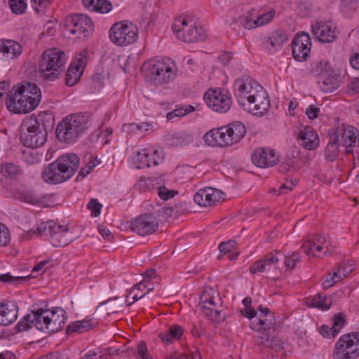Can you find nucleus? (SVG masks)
Here are the masks:
<instances>
[{
	"mask_svg": "<svg viewBox=\"0 0 359 359\" xmlns=\"http://www.w3.org/2000/svg\"><path fill=\"white\" fill-rule=\"evenodd\" d=\"M172 28L177 39L185 43H196L207 39L203 27L197 25L191 20L178 19L175 20Z\"/></svg>",
	"mask_w": 359,
	"mask_h": 359,
	"instance_id": "nucleus-11",
	"label": "nucleus"
},
{
	"mask_svg": "<svg viewBox=\"0 0 359 359\" xmlns=\"http://www.w3.org/2000/svg\"><path fill=\"white\" fill-rule=\"evenodd\" d=\"M41 98L40 88L33 83L15 86L7 95V109L15 114H27L34 109Z\"/></svg>",
	"mask_w": 359,
	"mask_h": 359,
	"instance_id": "nucleus-4",
	"label": "nucleus"
},
{
	"mask_svg": "<svg viewBox=\"0 0 359 359\" xmlns=\"http://www.w3.org/2000/svg\"><path fill=\"white\" fill-rule=\"evenodd\" d=\"M112 9V4L108 0H100L97 5V12L107 13Z\"/></svg>",
	"mask_w": 359,
	"mask_h": 359,
	"instance_id": "nucleus-56",
	"label": "nucleus"
},
{
	"mask_svg": "<svg viewBox=\"0 0 359 359\" xmlns=\"http://www.w3.org/2000/svg\"><path fill=\"white\" fill-rule=\"evenodd\" d=\"M65 27L72 34L78 37H86L92 33L93 23L91 19L83 14H73L66 16L64 22Z\"/></svg>",
	"mask_w": 359,
	"mask_h": 359,
	"instance_id": "nucleus-16",
	"label": "nucleus"
},
{
	"mask_svg": "<svg viewBox=\"0 0 359 359\" xmlns=\"http://www.w3.org/2000/svg\"><path fill=\"white\" fill-rule=\"evenodd\" d=\"M148 82L161 86L172 82L177 75L175 64L169 58L151 59L142 65Z\"/></svg>",
	"mask_w": 359,
	"mask_h": 359,
	"instance_id": "nucleus-7",
	"label": "nucleus"
},
{
	"mask_svg": "<svg viewBox=\"0 0 359 359\" xmlns=\"http://www.w3.org/2000/svg\"><path fill=\"white\" fill-rule=\"evenodd\" d=\"M0 172L5 177L11 179L22 175L20 168L13 163H6L0 165Z\"/></svg>",
	"mask_w": 359,
	"mask_h": 359,
	"instance_id": "nucleus-39",
	"label": "nucleus"
},
{
	"mask_svg": "<svg viewBox=\"0 0 359 359\" xmlns=\"http://www.w3.org/2000/svg\"><path fill=\"white\" fill-rule=\"evenodd\" d=\"M332 331L331 327L325 325H322L319 329L320 334L323 337L332 338L336 337L337 334H334Z\"/></svg>",
	"mask_w": 359,
	"mask_h": 359,
	"instance_id": "nucleus-62",
	"label": "nucleus"
},
{
	"mask_svg": "<svg viewBox=\"0 0 359 359\" xmlns=\"http://www.w3.org/2000/svg\"><path fill=\"white\" fill-rule=\"evenodd\" d=\"M88 208L91 212V215L97 217L100 214L102 205L96 199H91L88 203Z\"/></svg>",
	"mask_w": 359,
	"mask_h": 359,
	"instance_id": "nucleus-54",
	"label": "nucleus"
},
{
	"mask_svg": "<svg viewBox=\"0 0 359 359\" xmlns=\"http://www.w3.org/2000/svg\"><path fill=\"white\" fill-rule=\"evenodd\" d=\"M158 196L163 200H168L173 198L177 191L174 190H168L165 186H160L157 189Z\"/></svg>",
	"mask_w": 359,
	"mask_h": 359,
	"instance_id": "nucleus-53",
	"label": "nucleus"
},
{
	"mask_svg": "<svg viewBox=\"0 0 359 359\" xmlns=\"http://www.w3.org/2000/svg\"><path fill=\"white\" fill-rule=\"evenodd\" d=\"M95 325L94 323H91V320H82V321H76L74 323H72L70 325H69L67 327V333L69 334L72 332H78V333H83L88 330H89L90 328L93 327Z\"/></svg>",
	"mask_w": 359,
	"mask_h": 359,
	"instance_id": "nucleus-40",
	"label": "nucleus"
},
{
	"mask_svg": "<svg viewBox=\"0 0 359 359\" xmlns=\"http://www.w3.org/2000/svg\"><path fill=\"white\" fill-rule=\"evenodd\" d=\"M18 306L14 302L0 303V325L7 326L15 321Z\"/></svg>",
	"mask_w": 359,
	"mask_h": 359,
	"instance_id": "nucleus-30",
	"label": "nucleus"
},
{
	"mask_svg": "<svg viewBox=\"0 0 359 359\" xmlns=\"http://www.w3.org/2000/svg\"><path fill=\"white\" fill-rule=\"evenodd\" d=\"M100 0H82L83 6L91 11L97 12V5Z\"/></svg>",
	"mask_w": 359,
	"mask_h": 359,
	"instance_id": "nucleus-63",
	"label": "nucleus"
},
{
	"mask_svg": "<svg viewBox=\"0 0 359 359\" xmlns=\"http://www.w3.org/2000/svg\"><path fill=\"white\" fill-rule=\"evenodd\" d=\"M50 223H55L53 221H48L45 223H41L36 229V231L31 230L29 231L27 234L29 233H37L39 235H43L46 236L50 235V229L53 226V225H51Z\"/></svg>",
	"mask_w": 359,
	"mask_h": 359,
	"instance_id": "nucleus-48",
	"label": "nucleus"
},
{
	"mask_svg": "<svg viewBox=\"0 0 359 359\" xmlns=\"http://www.w3.org/2000/svg\"><path fill=\"white\" fill-rule=\"evenodd\" d=\"M195 110V108L190 104L177 108L167 114V118L169 121L173 120L175 117H182Z\"/></svg>",
	"mask_w": 359,
	"mask_h": 359,
	"instance_id": "nucleus-43",
	"label": "nucleus"
},
{
	"mask_svg": "<svg viewBox=\"0 0 359 359\" xmlns=\"http://www.w3.org/2000/svg\"><path fill=\"white\" fill-rule=\"evenodd\" d=\"M168 330L172 340L180 339L183 333L182 327L177 325L171 326Z\"/></svg>",
	"mask_w": 359,
	"mask_h": 359,
	"instance_id": "nucleus-58",
	"label": "nucleus"
},
{
	"mask_svg": "<svg viewBox=\"0 0 359 359\" xmlns=\"http://www.w3.org/2000/svg\"><path fill=\"white\" fill-rule=\"evenodd\" d=\"M224 128L227 139L226 142L229 146L238 142L246 133L245 125L240 121L233 122Z\"/></svg>",
	"mask_w": 359,
	"mask_h": 359,
	"instance_id": "nucleus-27",
	"label": "nucleus"
},
{
	"mask_svg": "<svg viewBox=\"0 0 359 359\" xmlns=\"http://www.w3.org/2000/svg\"><path fill=\"white\" fill-rule=\"evenodd\" d=\"M112 43L119 46H127L135 42L138 38V29L132 22L121 21L114 23L109 31Z\"/></svg>",
	"mask_w": 359,
	"mask_h": 359,
	"instance_id": "nucleus-12",
	"label": "nucleus"
},
{
	"mask_svg": "<svg viewBox=\"0 0 359 359\" xmlns=\"http://www.w3.org/2000/svg\"><path fill=\"white\" fill-rule=\"evenodd\" d=\"M332 304V299L331 297L318 294L311 299L309 305L320 309L323 311H327L330 308Z\"/></svg>",
	"mask_w": 359,
	"mask_h": 359,
	"instance_id": "nucleus-36",
	"label": "nucleus"
},
{
	"mask_svg": "<svg viewBox=\"0 0 359 359\" xmlns=\"http://www.w3.org/2000/svg\"><path fill=\"white\" fill-rule=\"evenodd\" d=\"M24 276H13L10 273L0 274V281L3 283H11L13 285H18L26 280Z\"/></svg>",
	"mask_w": 359,
	"mask_h": 359,
	"instance_id": "nucleus-49",
	"label": "nucleus"
},
{
	"mask_svg": "<svg viewBox=\"0 0 359 359\" xmlns=\"http://www.w3.org/2000/svg\"><path fill=\"white\" fill-rule=\"evenodd\" d=\"M87 55L86 50L81 51L69 66L65 76L67 86H73L80 81L87 64Z\"/></svg>",
	"mask_w": 359,
	"mask_h": 359,
	"instance_id": "nucleus-18",
	"label": "nucleus"
},
{
	"mask_svg": "<svg viewBox=\"0 0 359 359\" xmlns=\"http://www.w3.org/2000/svg\"><path fill=\"white\" fill-rule=\"evenodd\" d=\"M79 156L75 154L62 155L43 168L42 179L51 184L64 182L76 172L79 166Z\"/></svg>",
	"mask_w": 359,
	"mask_h": 359,
	"instance_id": "nucleus-5",
	"label": "nucleus"
},
{
	"mask_svg": "<svg viewBox=\"0 0 359 359\" xmlns=\"http://www.w3.org/2000/svg\"><path fill=\"white\" fill-rule=\"evenodd\" d=\"M339 135H341L342 145L346 147V154H352V147H359V131L357 128L349 125H342L341 128L338 129Z\"/></svg>",
	"mask_w": 359,
	"mask_h": 359,
	"instance_id": "nucleus-23",
	"label": "nucleus"
},
{
	"mask_svg": "<svg viewBox=\"0 0 359 359\" xmlns=\"http://www.w3.org/2000/svg\"><path fill=\"white\" fill-rule=\"evenodd\" d=\"M301 262V257L298 252H294L291 255H284L281 264L283 270L293 269L296 266L297 263Z\"/></svg>",
	"mask_w": 359,
	"mask_h": 359,
	"instance_id": "nucleus-41",
	"label": "nucleus"
},
{
	"mask_svg": "<svg viewBox=\"0 0 359 359\" xmlns=\"http://www.w3.org/2000/svg\"><path fill=\"white\" fill-rule=\"evenodd\" d=\"M18 198L27 203L38 204L40 202V198L32 190L26 188H20L17 192Z\"/></svg>",
	"mask_w": 359,
	"mask_h": 359,
	"instance_id": "nucleus-37",
	"label": "nucleus"
},
{
	"mask_svg": "<svg viewBox=\"0 0 359 359\" xmlns=\"http://www.w3.org/2000/svg\"><path fill=\"white\" fill-rule=\"evenodd\" d=\"M11 241L8 229L0 222V246L7 245Z\"/></svg>",
	"mask_w": 359,
	"mask_h": 359,
	"instance_id": "nucleus-51",
	"label": "nucleus"
},
{
	"mask_svg": "<svg viewBox=\"0 0 359 359\" xmlns=\"http://www.w3.org/2000/svg\"><path fill=\"white\" fill-rule=\"evenodd\" d=\"M346 322L345 316L341 313H337L334 316L333 323L331 330L334 334H338L341 329L344 327Z\"/></svg>",
	"mask_w": 359,
	"mask_h": 359,
	"instance_id": "nucleus-47",
	"label": "nucleus"
},
{
	"mask_svg": "<svg viewBox=\"0 0 359 359\" xmlns=\"http://www.w3.org/2000/svg\"><path fill=\"white\" fill-rule=\"evenodd\" d=\"M287 35L283 30H276L271 32L264 41L269 50H277L287 41Z\"/></svg>",
	"mask_w": 359,
	"mask_h": 359,
	"instance_id": "nucleus-32",
	"label": "nucleus"
},
{
	"mask_svg": "<svg viewBox=\"0 0 359 359\" xmlns=\"http://www.w3.org/2000/svg\"><path fill=\"white\" fill-rule=\"evenodd\" d=\"M214 298L210 294L208 291H203L200 296V306L202 308L203 306L212 305Z\"/></svg>",
	"mask_w": 359,
	"mask_h": 359,
	"instance_id": "nucleus-57",
	"label": "nucleus"
},
{
	"mask_svg": "<svg viewBox=\"0 0 359 359\" xmlns=\"http://www.w3.org/2000/svg\"><path fill=\"white\" fill-rule=\"evenodd\" d=\"M137 359H153L149 353L146 344L141 341L137 346Z\"/></svg>",
	"mask_w": 359,
	"mask_h": 359,
	"instance_id": "nucleus-50",
	"label": "nucleus"
},
{
	"mask_svg": "<svg viewBox=\"0 0 359 359\" xmlns=\"http://www.w3.org/2000/svg\"><path fill=\"white\" fill-rule=\"evenodd\" d=\"M359 355V332L341 336L333 353L334 359H355Z\"/></svg>",
	"mask_w": 359,
	"mask_h": 359,
	"instance_id": "nucleus-13",
	"label": "nucleus"
},
{
	"mask_svg": "<svg viewBox=\"0 0 359 359\" xmlns=\"http://www.w3.org/2000/svg\"><path fill=\"white\" fill-rule=\"evenodd\" d=\"M21 158L28 164L33 165L40 162L43 158V154L39 153L35 148H29L22 151Z\"/></svg>",
	"mask_w": 359,
	"mask_h": 359,
	"instance_id": "nucleus-38",
	"label": "nucleus"
},
{
	"mask_svg": "<svg viewBox=\"0 0 359 359\" xmlns=\"http://www.w3.org/2000/svg\"><path fill=\"white\" fill-rule=\"evenodd\" d=\"M8 4L11 11L18 15L24 13L27 7L26 0H8Z\"/></svg>",
	"mask_w": 359,
	"mask_h": 359,
	"instance_id": "nucleus-45",
	"label": "nucleus"
},
{
	"mask_svg": "<svg viewBox=\"0 0 359 359\" xmlns=\"http://www.w3.org/2000/svg\"><path fill=\"white\" fill-rule=\"evenodd\" d=\"M299 137L302 146L307 150L316 149L319 146L318 135L311 127H305L300 130Z\"/></svg>",
	"mask_w": 359,
	"mask_h": 359,
	"instance_id": "nucleus-31",
	"label": "nucleus"
},
{
	"mask_svg": "<svg viewBox=\"0 0 359 359\" xmlns=\"http://www.w3.org/2000/svg\"><path fill=\"white\" fill-rule=\"evenodd\" d=\"M312 32L322 43H332L337 39V26L331 21L316 22L312 25Z\"/></svg>",
	"mask_w": 359,
	"mask_h": 359,
	"instance_id": "nucleus-20",
	"label": "nucleus"
},
{
	"mask_svg": "<svg viewBox=\"0 0 359 359\" xmlns=\"http://www.w3.org/2000/svg\"><path fill=\"white\" fill-rule=\"evenodd\" d=\"M88 128V116L83 114H74L66 116L55 129L57 139L63 143L77 140Z\"/></svg>",
	"mask_w": 359,
	"mask_h": 359,
	"instance_id": "nucleus-9",
	"label": "nucleus"
},
{
	"mask_svg": "<svg viewBox=\"0 0 359 359\" xmlns=\"http://www.w3.org/2000/svg\"><path fill=\"white\" fill-rule=\"evenodd\" d=\"M159 220L154 214L140 215L131 221V230L140 236L151 234L158 230Z\"/></svg>",
	"mask_w": 359,
	"mask_h": 359,
	"instance_id": "nucleus-17",
	"label": "nucleus"
},
{
	"mask_svg": "<svg viewBox=\"0 0 359 359\" xmlns=\"http://www.w3.org/2000/svg\"><path fill=\"white\" fill-rule=\"evenodd\" d=\"M251 158L253 163L262 168L273 166L278 162V157L273 149L269 147L257 149Z\"/></svg>",
	"mask_w": 359,
	"mask_h": 359,
	"instance_id": "nucleus-24",
	"label": "nucleus"
},
{
	"mask_svg": "<svg viewBox=\"0 0 359 359\" xmlns=\"http://www.w3.org/2000/svg\"><path fill=\"white\" fill-rule=\"evenodd\" d=\"M343 278H344V274L341 276L339 272H334L333 270V273H330L326 277V279L323 281L322 284L323 287L325 289H327Z\"/></svg>",
	"mask_w": 359,
	"mask_h": 359,
	"instance_id": "nucleus-46",
	"label": "nucleus"
},
{
	"mask_svg": "<svg viewBox=\"0 0 359 359\" xmlns=\"http://www.w3.org/2000/svg\"><path fill=\"white\" fill-rule=\"evenodd\" d=\"M22 52V46L14 40L2 39L0 60L9 61L18 57Z\"/></svg>",
	"mask_w": 359,
	"mask_h": 359,
	"instance_id": "nucleus-25",
	"label": "nucleus"
},
{
	"mask_svg": "<svg viewBox=\"0 0 359 359\" xmlns=\"http://www.w3.org/2000/svg\"><path fill=\"white\" fill-rule=\"evenodd\" d=\"M283 254L279 250H274L266 255L263 259L256 261L250 267L252 274L257 272H266L269 274H278L283 270L282 259Z\"/></svg>",
	"mask_w": 359,
	"mask_h": 359,
	"instance_id": "nucleus-15",
	"label": "nucleus"
},
{
	"mask_svg": "<svg viewBox=\"0 0 359 359\" xmlns=\"http://www.w3.org/2000/svg\"><path fill=\"white\" fill-rule=\"evenodd\" d=\"M53 0H29L32 8L38 13H44Z\"/></svg>",
	"mask_w": 359,
	"mask_h": 359,
	"instance_id": "nucleus-44",
	"label": "nucleus"
},
{
	"mask_svg": "<svg viewBox=\"0 0 359 359\" xmlns=\"http://www.w3.org/2000/svg\"><path fill=\"white\" fill-rule=\"evenodd\" d=\"M53 225L50 229V241L52 245L55 247H62L64 246V232L65 226L57 225L56 223H50Z\"/></svg>",
	"mask_w": 359,
	"mask_h": 359,
	"instance_id": "nucleus-35",
	"label": "nucleus"
},
{
	"mask_svg": "<svg viewBox=\"0 0 359 359\" xmlns=\"http://www.w3.org/2000/svg\"><path fill=\"white\" fill-rule=\"evenodd\" d=\"M53 119H45L41 116L31 118L24 122L27 132L21 135V140L29 148H37L43 146L47 140L48 131L53 128Z\"/></svg>",
	"mask_w": 359,
	"mask_h": 359,
	"instance_id": "nucleus-8",
	"label": "nucleus"
},
{
	"mask_svg": "<svg viewBox=\"0 0 359 359\" xmlns=\"http://www.w3.org/2000/svg\"><path fill=\"white\" fill-rule=\"evenodd\" d=\"M319 112V108L314 105H310L306 109V114L308 116L309 118L311 120L316 118L318 116Z\"/></svg>",
	"mask_w": 359,
	"mask_h": 359,
	"instance_id": "nucleus-60",
	"label": "nucleus"
},
{
	"mask_svg": "<svg viewBox=\"0 0 359 359\" xmlns=\"http://www.w3.org/2000/svg\"><path fill=\"white\" fill-rule=\"evenodd\" d=\"M203 140L205 143L209 146L221 147L229 146L226 142L227 139L224 126L209 130L205 134Z\"/></svg>",
	"mask_w": 359,
	"mask_h": 359,
	"instance_id": "nucleus-28",
	"label": "nucleus"
},
{
	"mask_svg": "<svg viewBox=\"0 0 359 359\" xmlns=\"http://www.w3.org/2000/svg\"><path fill=\"white\" fill-rule=\"evenodd\" d=\"M191 332L193 336L200 337L205 334V328L201 323L194 324Z\"/></svg>",
	"mask_w": 359,
	"mask_h": 359,
	"instance_id": "nucleus-59",
	"label": "nucleus"
},
{
	"mask_svg": "<svg viewBox=\"0 0 359 359\" xmlns=\"http://www.w3.org/2000/svg\"><path fill=\"white\" fill-rule=\"evenodd\" d=\"M222 306L212 302V305L203 306L202 312L210 320L215 323L223 321L226 318V314L221 309Z\"/></svg>",
	"mask_w": 359,
	"mask_h": 359,
	"instance_id": "nucleus-34",
	"label": "nucleus"
},
{
	"mask_svg": "<svg viewBox=\"0 0 359 359\" xmlns=\"http://www.w3.org/2000/svg\"><path fill=\"white\" fill-rule=\"evenodd\" d=\"M76 230V229H69L68 227L65 226V232H64V241H62L64 243V246L69 244L72 241H75L76 238L79 237V236L74 233V231Z\"/></svg>",
	"mask_w": 359,
	"mask_h": 359,
	"instance_id": "nucleus-52",
	"label": "nucleus"
},
{
	"mask_svg": "<svg viewBox=\"0 0 359 359\" xmlns=\"http://www.w3.org/2000/svg\"><path fill=\"white\" fill-rule=\"evenodd\" d=\"M67 57L64 51L52 48L43 52L38 62L39 77L45 82L58 79L65 70Z\"/></svg>",
	"mask_w": 359,
	"mask_h": 359,
	"instance_id": "nucleus-6",
	"label": "nucleus"
},
{
	"mask_svg": "<svg viewBox=\"0 0 359 359\" xmlns=\"http://www.w3.org/2000/svg\"><path fill=\"white\" fill-rule=\"evenodd\" d=\"M67 319L66 312L60 307L52 310L39 309L25 316L16 325L18 332L27 331L33 326L46 333L60 331Z\"/></svg>",
	"mask_w": 359,
	"mask_h": 359,
	"instance_id": "nucleus-3",
	"label": "nucleus"
},
{
	"mask_svg": "<svg viewBox=\"0 0 359 359\" xmlns=\"http://www.w3.org/2000/svg\"><path fill=\"white\" fill-rule=\"evenodd\" d=\"M236 241L229 240L228 241L221 243L219 245V250L221 253L226 255L231 252L236 247Z\"/></svg>",
	"mask_w": 359,
	"mask_h": 359,
	"instance_id": "nucleus-55",
	"label": "nucleus"
},
{
	"mask_svg": "<svg viewBox=\"0 0 359 359\" xmlns=\"http://www.w3.org/2000/svg\"><path fill=\"white\" fill-rule=\"evenodd\" d=\"M310 73L317 77L322 91L332 93L340 86L339 74L328 61H315L311 64Z\"/></svg>",
	"mask_w": 359,
	"mask_h": 359,
	"instance_id": "nucleus-10",
	"label": "nucleus"
},
{
	"mask_svg": "<svg viewBox=\"0 0 359 359\" xmlns=\"http://www.w3.org/2000/svg\"><path fill=\"white\" fill-rule=\"evenodd\" d=\"M133 159L137 169L157 165L162 161V158L156 149L151 150L148 149H143L137 152Z\"/></svg>",
	"mask_w": 359,
	"mask_h": 359,
	"instance_id": "nucleus-22",
	"label": "nucleus"
},
{
	"mask_svg": "<svg viewBox=\"0 0 359 359\" xmlns=\"http://www.w3.org/2000/svg\"><path fill=\"white\" fill-rule=\"evenodd\" d=\"M234 95L239 104L245 107L253 115L262 116L270 107L267 92L248 75L243 74L233 83Z\"/></svg>",
	"mask_w": 359,
	"mask_h": 359,
	"instance_id": "nucleus-2",
	"label": "nucleus"
},
{
	"mask_svg": "<svg viewBox=\"0 0 359 359\" xmlns=\"http://www.w3.org/2000/svg\"><path fill=\"white\" fill-rule=\"evenodd\" d=\"M154 283L155 280L151 281V280H144L140 283H138L135 285V290L141 289L142 287H144L146 289L145 292H143L142 294L135 293L133 296V301H137L144 297L147 294H148L150 291L153 290L154 288Z\"/></svg>",
	"mask_w": 359,
	"mask_h": 359,
	"instance_id": "nucleus-42",
	"label": "nucleus"
},
{
	"mask_svg": "<svg viewBox=\"0 0 359 359\" xmlns=\"http://www.w3.org/2000/svg\"><path fill=\"white\" fill-rule=\"evenodd\" d=\"M274 14L275 12L271 11L259 15L256 19H252L250 16H242L238 19L237 22L246 29H255L269 22L273 19Z\"/></svg>",
	"mask_w": 359,
	"mask_h": 359,
	"instance_id": "nucleus-29",
	"label": "nucleus"
},
{
	"mask_svg": "<svg viewBox=\"0 0 359 359\" xmlns=\"http://www.w3.org/2000/svg\"><path fill=\"white\" fill-rule=\"evenodd\" d=\"M203 99L210 109L221 114L229 111L232 104L231 96L225 89H209L205 93Z\"/></svg>",
	"mask_w": 359,
	"mask_h": 359,
	"instance_id": "nucleus-14",
	"label": "nucleus"
},
{
	"mask_svg": "<svg viewBox=\"0 0 359 359\" xmlns=\"http://www.w3.org/2000/svg\"><path fill=\"white\" fill-rule=\"evenodd\" d=\"M194 200L201 206H212L224 200V193L215 188L206 187L200 189L194 195Z\"/></svg>",
	"mask_w": 359,
	"mask_h": 359,
	"instance_id": "nucleus-21",
	"label": "nucleus"
},
{
	"mask_svg": "<svg viewBox=\"0 0 359 359\" xmlns=\"http://www.w3.org/2000/svg\"><path fill=\"white\" fill-rule=\"evenodd\" d=\"M232 53L230 52H226L222 54H221L219 56V61L220 63H222L223 65H226L229 64V61L232 59Z\"/></svg>",
	"mask_w": 359,
	"mask_h": 359,
	"instance_id": "nucleus-64",
	"label": "nucleus"
},
{
	"mask_svg": "<svg viewBox=\"0 0 359 359\" xmlns=\"http://www.w3.org/2000/svg\"><path fill=\"white\" fill-rule=\"evenodd\" d=\"M325 238L323 236H316L313 241L306 240L302 248L307 255L320 256V253L325 255L328 248L325 246Z\"/></svg>",
	"mask_w": 359,
	"mask_h": 359,
	"instance_id": "nucleus-26",
	"label": "nucleus"
},
{
	"mask_svg": "<svg viewBox=\"0 0 359 359\" xmlns=\"http://www.w3.org/2000/svg\"><path fill=\"white\" fill-rule=\"evenodd\" d=\"M142 276L144 280H155L156 283H158L159 280V277L156 275V270L154 269H151L147 271H145Z\"/></svg>",
	"mask_w": 359,
	"mask_h": 359,
	"instance_id": "nucleus-61",
	"label": "nucleus"
},
{
	"mask_svg": "<svg viewBox=\"0 0 359 359\" xmlns=\"http://www.w3.org/2000/svg\"><path fill=\"white\" fill-rule=\"evenodd\" d=\"M339 133L337 131L330 133V140L325 150V156L327 160L333 161L339 153Z\"/></svg>",
	"mask_w": 359,
	"mask_h": 359,
	"instance_id": "nucleus-33",
	"label": "nucleus"
},
{
	"mask_svg": "<svg viewBox=\"0 0 359 359\" xmlns=\"http://www.w3.org/2000/svg\"><path fill=\"white\" fill-rule=\"evenodd\" d=\"M311 39L306 32L299 33L292 43V56L297 61L307 59L311 52Z\"/></svg>",
	"mask_w": 359,
	"mask_h": 359,
	"instance_id": "nucleus-19",
	"label": "nucleus"
},
{
	"mask_svg": "<svg viewBox=\"0 0 359 359\" xmlns=\"http://www.w3.org/2000/svg\"><path fill=\"white\" fill-rule=\"evenodd\" d=\"M259 313L251 307L241 313L251 320L250 327L258 332L255 343L277 352L283 348L282 341L275 336L276 320L274 313L266 307H259Z\"/></svg>",
	"mask_w": 359,
	"mask_h": 359,
	"instance_id": "nucleus-1",
	"label": "nucleus"
}]
</instances>
